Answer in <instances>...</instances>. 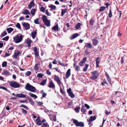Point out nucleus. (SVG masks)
Masks as SVG:
<instances>
[{
	"instance_id": "nucleus-8",
	"label": "nucleus",
	"mask_w": 127,
	"mask_h": 127,
	"mask_svg": "<svg viewBox=\"0 0 127 127\" xmlns=\"http://www.w3.org/2000/svg\"><path fill=\"white\" fill-rule=\"evenodd\" d=\"M26 95L21 93L20 94H17L15 95V96L18 97L19 98H22L25 97H26Z\"/></svg>"
},
{
	"instance_id": "nucleus-10",
	"label": "nucleus",
	"mask_w": 127,
	"mask_h": 127,
	"mask_svg": "<svg viewBox=\"0 0 127 127\" xmlns=\"http://www.w3.org/2000/svg\"><path fill=\"white\" fill-rule=\"evenodd\" d=\"M35 121L36 122L37 124L38 125L41 126L42 125V122L40 119L39 116L38 117L37 119H36Z\"/></svg>"
},
{
	"instance_id": "nucleus-27",
	"label": "nucleus",
	"mask_w": 127,
	"mask_h": 127,
	"mask_svg": "<svg viewBox=\"0 0 127 127\" xmlns=\"http://www.w3.org/2000/svg\"><path fill=\"white\" fill-rule=\"evenodd\" d=\"M39 19L38 18H36L34 20V23L35 24H40V23L39 21Z\"/></svg>"
},
{
	"instance_id": "nucleus-23",
	"label": "nucleus",
	"mask_w": 127,
	"mask_h": 127,
	"mask_svg": "<svg viewBox=\"0 0 127 127\" xmlns=\"http://www.w3.org/2000/svg\"><path fill=\"white\" fill-rule=\"evenodd\" d=\"M92 45L91 44L88 43L87 45H86L85 47L88 48H89L91 49L92 48Z\"/></svg>"
},
{
	"instance_id": "nucleus-18",
	"label": "nucleus",
	"mask_w": 127,
	"mask_h": 127,
	"mask_svg": "<svg viewBox=\"0 0 127 127\" xmlns=\"http://www.w3.org/2000/svg\"><path fill=\"white\" fill-rule=\"evenodd\" d=\"M22 13L25 15L29 14L30 15V12L27 9H25L24 11L22 12Z\"/></svg>"
},
{
	"instance_id": "nucleus-57",
	"label": "nucleus",
	"mask_w": 127,
	"mask_h": 127,
	"mask_svg": "<svg viewBox=\"0 0 127 127\" xmlns=\"http://www.w3.org/2000/svg\"><path fill=\"white\" fill-rule=\"evenodd\" d=\"M118 11L119 12V13H118V16L119 15V16L118 17L119 18L121 17V15L122 14V12L121 11H119L118 10Z\"/></svg>"
},
{
	"instance_id": "nucleus-59",
	"label": "nucleus",
	"mask_w": 127,
	"mask_h": 127,
	"mask_svg": "<svg viewBox=\"0 0 127 127\" xmlns=\"http://www.w3.org/2000/svg\"><path fill=\"white\" fill-rule=\"evenodd\" d=\"M80 67L78 66H77L75 67L76 70L77 71H78L79 70H80Z\"/></svg>"
},
{
	"instance_id": "nucleus-12",
	"label": "nucleus",
	"mask_w": 127,
	"mask_h": 127,
	"mask_svg": "<svg viewBox=\"0 0 127 127\" xmlns=\"http://www.w3.org/2000/svg\"><path fill=\"white\" fill-rule=\"evenodd\" d=\"M54 80L58 82L59 84H61V81L59 77L56 76V75H55Z\"/></svg>"
},
{
	"instance_id": "nucleus-55",
	"label": "nucleus",
	"mask_w": 127,
	"mask_h": 127,
	"mask_svg": "<svg viewBox=\"0 0 127 127\" xmlns=\"http://www.w3.org/2000/svg\"><path fill=\"white\" fill-rule=\"evenodd\" d=\"M60 91L61 93L63 95H64L65 94V92L63 91V89L61 88H60Z\"/></svg>"
},
{
	"instance_id": "nucleus-34",
	"label": "nucleus",
	"mask_w": 127,
	"mask_h": 127,
	"mask_svg": "<svg viewBox=\"0 0 127 127\" xmlns=\"http://www.w3.org/2000/svg\"><path fill=\"white\" fill-rule=\"evenodd\" d=\"M87 110L85 108V107H84V106H83L81 108V111L83 112L84 113Z\"/></svg>"
},
{
	"instance_id": "nucleus-49",
	"label": "nucleus",
	"mask_w": 127,
	"mask_h": 127,
	"mask_svg": "<svg viewBox=\"0 0 127 127\" xmlns=\"http://www.w3.org/2000/svg\"><path fill=\"white\" fill-rule=\"evenodd\" d=\"M94 20L92 18L90 20V24L92 26L93 25V24L94 23Z\"/></svg>"
},
{
	"instance_id": "nucleus-5",
	"label": "nucleus",
	"mask_w": 127,
	"mask_h": 127,
	"mask_svg": "<svg viewBox=\"0 0 127 127\" xmlns=\"http://www.w3.org/2000/svg\"><path fill=\"white\" fill-rule=\"evenodd\" d=\"M92 75L91 76V78L93 80H95L98 77V75L97 71H95L91 72Z\"/></svg>"
},
{
	"instance_id": "nucleus-53",
	"label": "nucleus",
	"mask_w": 127,
	"mask_h": 127,
	"mask_svg": "<svg viewBox=\"0 0 127 127\" xmlns=\"http://www.w3.org/2000/svg\"><path fill=\"white\" fill-rule=\"evenodd\" d=\"M16 27L19 29H21V27L20 24L17 23L16 25Z\"/></svg>"
},
{
	"instance_id": "nucleus-26",
	"label": "nucleus",
	"mask_w": 127,
	"mask_h": 127,
	"mask_svg": "<svg viewBox=\"0 0 127 127\" xmlns=\"http://www.w3.org/2000/svg\"><path fill=\"white\" fill-rule=\"evenodd\" d=\"M7 31L9 33H10L11 32L13 31L14 29L11 28H7L6 29Z\"/></svg>"
},
{
	"instance_id": "nucleus-28",
	"label": "nucleus",
	"mask_w": 127,
	"mask_h": 127,
	"mask_svg": "<svg viewBox=\"0 0 127 127\" xmlns=\"http://www.w3.org/2000/svg\"><path fill=\"white\" fill-rule=\"evenodd\" d=\"M67 92L69 94V96L71 97V89L70 88H69L67 90Z\"/></svg>"
},
{
	"instance_id": "nucleus-64",
	"label": "nucleus",
	"mask_w": 127,
	"mask_h": 127,
	"mask_svg": "<svg viewBox=\"0 0 127 127\" xmlns=\"http://www.w3.org/2000/svg\"><path fill=\"white\" fill-rule=\"evenodd\" d=\"M46 73L47 74L49 75H50L51 74V72H49V70H47L46 71Z\"/></svg>"
},
{
	"instance_id": "nucleus-36",
	"label": "nucleus",
	"mask_w": 127,
	"mask_h": 127,
	"mask_svg": "<svg viewBox=\"0 0 127 127\" xmlns=\"http://www.w3.org/2000/svg\"><path fill=\"white\" fill-rule=\"evenodd\" d=\"M80 108V107L79 106L78 107H76L75 108H74V110L76 113H79Z\"/></svg>"
},
{
	"instance_id": "nucleus-43",
	"label": "nucleus",
	"mask_w": 127,
	"mask_h": 127,
	"mask_svg": "<svg viewBox=\"0 0 127 127\" xmlns=\"http://www.w3.org/2000/svg\"><path fill=\"white\" fill-rule=\"evenodd\" d=\"M44 75L43 74H42L41 73H39L37 74V77H40L42 78L43 76Z\"/></svg>"
},
{
	"instance_id": "nucleus-3",
	"label": "nucleus",
	"mask_w": 127,
	"mask_h": 127,
	"mask_svg": "<svg viewBox=\"0 0 127 127\" xmlns=\"http://www.w3.org/2000/svg\"><path fill=\"white\" fill-rule=\"evenodd\" d=\"M10 86L14 88H19L20 87V84L16 81H11L9 83Z\"/></svg>"
},
{
	"instance_id": "nucleus-29",
	"label": "nucleus",
	"mask_w": 127,
	"mask_h": 127,
	"mask_svg": "<svg viewBox=\"0 0 127 127\" xmlns=\"http://www.w3.org/2000/svg\"><path fill=\"white\" fill-rule=\"evenodd\" d=\"M36 10L35 9L33 8L31 10V14L33 16H34L35 14V12L36 11Z\"/></svg>"
},
{
	"instance_id": "nucleus-22",
	"label": "nucleus",
	"mask_w": 127,
	"mask_h": 127,
	"mask_svg": "<svg viewBox=\"0 0 127 127\" xmlns=\"http://www.w3.org/2000/svg\"><path fill=\"white\" fill-rule=\"evenodd\" d=\"M27 98H28V99L29 100V102L31 103V104L33 106L34 104V102L32 99L30 97H27Z\"/></svg>"
},
{
	"instance_id": "nucleus-4",
	"label": "nucleus",
	"mask_w": 127,
	"mask_h": 127,
	"mask_svg": "<svg viewBox=\"0 0 127 127\" xmlns=\"http://www.w3.org/2000/svg\"><path fill=\"white\" fill-rule=\"evenodd\" d=\"M73 122L76 127H84V123L83 122H78L77 120L76 119H73Z\"/></svg>"
},
{
	"instance_id": "nucleus-42",
	"label": "nucleus",
	"mask_w": 127,
	"mask_h": 127,
	"mask_svg": "<svg viewBox=\"0 0 127 127\" xmlns=\"http://www.w3.org/2000/svg\"><path fill=\"white\" fill-rule=\"evenodd\" d=\"M88 66H89L88 64H86L85 66L83 68V70L85 72L87 70V68Z\"/></svg>"
},
{
	"instance_id": "nucleus-2",
	"label": "nucleus",
	"mask_w": 127,
	"mask_h": 127,
	"mask_svg": "<svg viewBox=\"0 0 127 127\" xmlns=\"http://www.w3.org/2000/svg\"><path fill=\"white\" fill-rule=\"evenodd\" d=\"M42 19L44 23L47 27L50 26V22L47 18V16L45 15H43L42 17Z\"/></svg>"
},
{
	"instance_id": "nucleus-17",
	"label": "nucleus",
	"mask_w": 127,
	"mask_h": 127,
	"mask_svg": "<svg viewBox=\"0 0 127 127\" xmlns=\"http://www.w3.org/2000/svg\"><path fill=\"white\" fill-rule=\"evenodd\" d=\"M29 89L28 91L33 92H34L36 90L35 88L32 85L31 87Z\"/></svg>"
},
{
	"instance_id": "nucleus-33",
	"label": "nucleus",
	"mask_w": 127,
	"mask_h": 127,
	"mask_svg": "<svg viewBox=\"0 0 127 127\" xmlns=\"http://www.w3.org/2000/svg\"><path fill=\"white\" fill-rule=\"evenodd\" d=\"M46 80L44 79L40 83V85L44 86L46 83Z\"/></svg>"
},
{
	"instance_id": "nucleus-37",
	"label": "nucleus",
	"mask_w": 127,
	"mask_h": 127,
	"mask_svg": "<svg viewBox=\"0 0 127 127\" xmlns=\"http://www.w3.org/2000/svg\"><path fill=\"white\" fill-rule=\"evenodd\" d=\"M7 34V32L6 31H4L1 34L0 36L2 37H3L6 35Z\"/></svg>"
},
{
	"instance_id": "nucleus-1",
	"label": "nucleus",
	"mask_w": 127,
	"mask_h": 127,
	"mask_svg": "<svg viewBox=\"0 0 127 127\" xmlns=\"http://www.w3.org/2000/svg\"><path fill=\"white\" fill-rule=\"evenodd\" d=\"M22 35L21 34L20 36H19L16 35L13 37L14 41L16 43H17L21 42L22 40Z\"/></svg>"
},
{
	"instance_id": "nucleus-51",
	"label": "nucleus",
	"mask_w": 127,
	"mask_h": 127,
	"mask_svg": "<svg viewBox=\"0 0 127 127\" xmlns=\"http://www.w3.org/2000/svg\"><path fill=\"white\" fill-rule=\"evenodd\" d=\"M45 14L48 16H51V14L49 12H48V10L47 9L46 10V12Z\"/></svg>"
},
{
	"instance_id": "nucleus-32",
	"label": "nucleus",
	"mask_w": 127,
	"mask_h": 127,
	"mask_svg": "<svg viewBox=\"0 0 127 127\" xmlns=\"http://www.w3.org/2000/svg\"><path fill=\"white\" fill-rule=\"evenodd\" d=\"M29 94L31 97L33 98H37V96L36 95L31 93H30Z\"/></svg>"
},
{
	"instance_id": "nucleus-19",
	"label": "nucleus",
	"mask_w": 127,
	"mask_h": 127,
	"mask_svg": "<svg viewBox=\"0 0 127 127\" xmlns=\"http://www.w3.org/2000/svg\"><path fill=\"white\" fill-rule=\"evenodd\" d=\"M31 41L30 40L29 38H28L27 40L26 41V43L28 45V47H30L31 46Z\"/></svg>"
},
{
	"instance_id": "nucleus-61",
	"label": "nucleus",
	"mask_w": 127,
	"mask_h": 127,
	"mask_svg": "<svg viewBox=\"0 0 127 127\" xmlns=\"http://www.w3.org/2000/svg\"><path fill=\"white\" fill-rule=\"evenodd\" d=\"M84 62H83L81 61L79 63V64L80 66H83V64H84Z\"/></svg>"
},
{
	"instance_id": "nucleus-11",
	"label": "nucleus",
	"mask_w": 127,
	"mask_h": 127,
	"mask_svg": "<svg viewBox=\"0 0 127 127\" xmlns=\"http://www.w3.org/2000/svg\"><path fill=\"white\" fill-rule=\"evenodd\" d=\"M20 54V52L19 50H15L14 52L13 56L15 58H17V56L19 55Z\"/></svg>"
},
{
	"instance_id": "nucleus-30",
	"label": "nucleus",
	"mask_w": 127,
	"mask_h": 127,
	"mask_svg": "<svg viewBox=\"0 0 127 127\" xmlns=\"http://www.w3.org/2000/svg\"><path fill=\"white\" fill-rule=\"evenodd\" d=\"M81 25V23H78L75 25V28L76 29H78L80 28Z\"/></svg>"
},
{
	"instance_id": "nucleus-41",
	"label": "nucleus",
	"mask_w": 127,
	"mask_h": 127,
	"mask_svg": "<svg viewBox=\"0 0 127 127\" xmlns=\"http://www.w3.org/2000/svg\"><path fill=\"white\" fill-rule=\"evenodd\" d=\"M22 113H24L26 114H28L27 111L26 110L24 109L23 108H22Z\"/></svg>"
},
{
	"instance_id": "nucleus-54",
	"label": "nucleus",
	"mask_w": 127,
	"mask_h": 127,
	"mask_svg": "<svg viewBox=\"0 0 127 127\" xmlns=\"http://www.w3.org/2000/svg\"><path fill=\"white\" fill-rule=\"evenodd\" d=\"M109 17L110 18H111L112 16V11L111 9L109 10V13L108 14Z\"/></svg>"
},
{
	"instance_id": "nucleus-60",
	"label": "nucleus",
	"mask_w": 127,
	"mask_h": 127,
	"mask_svg": "<svg viewBox=\"0 0 127 127\" xmlns=\"http://www.w3.org/2000/svg\"><path fill=\"white\" fill-rule=\"evenodd\" d=\"M85 106L88 109L90 108V106L88 105V104H85Z\"/></svg>"
},
{
	"instance_id": "nucleus-46",
	"label": "nucleus",
	"mask_w": 127,
	"mask_h": 127,
	"mask_svg": "<svg viewBox=\"0 0 127 127\" xmlns=\"http://www.w3.org/2000/svg\"><path fill=\"white\" fill-rule=\"evenodd\" d=\"M7 62H4L2 63V67H4L6 66L7 65Z\"/></svg>"
},
{
	"instance_id": "nucleus-16",
	"label": "nucleus",
	"mask_w": 127,
	"mask_h": 127,
	"mask_svg": "<svg viewBox=\"0 0 127 127\" xmlns=\"http://www.w3.org/2000/svg\"><path fill=\"white\" fill-rule=\"evenodd\" d=\"M96 118L95 116H94L93 117L92 116H91L90 117V119L87 120L89 122H91L95 120Z\"/></svg>"
},
{
	"instance_id": "nucleus-38",
	"label": "nucleus",
	"mask_w": 127,
	"mask_h": 127,
	"mask_svg": "<svg viewBox=\"0 0 127 127\" xmlns=\"http://www.w3.org/2000/svg\"><path fill=\"white\" fill-rule=\"evenodd\" d=\"M48 7L52 9H55L56 8V6L53 4H51L50 6L49 5Z\"/></svg>"
},
{
	"instance_id": "nucleus-52",
	"label": "nucleus",
	"mask_w": 127,
	"mask_h": 127,
	"mask_svg": "<svg viewBox=\"0 0 127 127\" xmlns=\"http://www.w3.org/2000/svg\"><path fill=\"white\" fill-rule=\"evenodd\" d=\"M9 38V36H6V37H4V38H3L2 39L3 40H4V41H5V40L7 41L8 39Z\"/></svg>"
},
{
	"instance_id": "nucleus-62",
	"label": "nucleus",
	"mask_w": 127,
	"mask_h": 127,
	"mask_svg": "<svg viewBox=\"0 0 127 127\" xmlns=\"http://www.w3.org/2000/svg\"><path fill=\"white\" fill-rule=\"evenodd\" d=\"M85 53L86 55H89L90 54V53L88 52L87 49L85 50Z\"/></svg>"
},
{
	"instance_id": "nucleus-9",
	"label": "nucleus",
	"mask_w": 127,
	"mask_h": 127,
	"mask_svg": "<svg viewBox=\"0 0 127 127\" xmlns=\"http://www.w3.org/2000/svg\"><path fill=\"white\" fill-rule=\"evenodd\" d=\"M34 50V53L35 55L37 57L39 56V54L38 52L37 51V49L36 47H34L33 48Z\"/></svg>"
},
{
	"instance_id": "nucleus-40",
	"label": "nucleus",
	"mask_w": 127,
	"mask_h": 127,
	"mask_svg": "<svg viewBox=\"0 0 127 127\" xmlns=\"http://www.w3.org/2000/svg\"><path fill=\"white\" fill-rule=\"evenodd\" d=\"M38 64H36L34 66V69L36 70H37L38 69Z\"/></svg>"
},
{
	"instance_id": "nucleus-21",
	"label": "nucleus",
	"mask_w": 127,
	"mask_h": 127,
	"mask_svg": "<svg viewBox=\"0 0 127 127\" xmlns=\"http://www.w3.org/2000/svg\"><path fill=\"white\" fill-rule=\"evenodd\" d=\"M32 85H30L29 83H27L25 86V89L28 90H29V89L31 87Z\"/></svg>"
},
{
	"instance_id": "nucleus-31",
	"label": "nucleus",
	"mask_w": 127,
	"mask_h": 127,
	"mask_svg": "<svg viewBox=\"0 0 127 127\" xmlns=\"http://www.w3.org/2000/svg\"><path fill=\"white\" fill-rule=\"evenodd\" d=\"M3 73L6 76L9 75V72L6 70L4 71L3 72Z\"/></svg>"
},
{
	"instance_id": "nucleus-15",
	"label": "nucleus",
	"mask_w": 127,
	"mask_h": 127,
	"mask_svg": "<svg viewBox=\"0 0 127 127\" xmlns=\"http://www.w3.org/2000/svg\"><path fill=\"white\" fill-rule=\"evenodd\" d=\"M70 69H69L67 71L65 77L66 78H68L70 75Z\"/></svg>"
},
{
	"instance_id": "nucleus-25",
	"label": "nucleus",
	"mask_w": 127,
	"mask_h": 127,
	"mask_svg": "<svg viewBox=\"0 0 127 127\" xmlns=\"http://www.w3.org/2000/svg\"><path fill=\"white\" fill-rule=\"evenodd\" d=\"M58 25H56L55 26L53 27L52 28V30L55 31H57L58 30Z\"/></svg>"
},
{
	"instance_id": "nucleus-6",
	"label": "nucleus",
	"mask_w": 127,
	"mask_h": 127,
	"mask_svg": "<svg viewBox=\"0 0 127 127\" xmlns=\"http://www.w3.org/2000/svg\"><path fill=\"white\" fill-rule=\"evenodd\" d=\"M22 23L23 26L25 28L26 30L30 29V25L29 23L24 22H22Z\"/></svg>"
},
{
	"instance_id": "nucleus-45",
	"label": "nucleus",
	"mask_w": 127,
	"mask_h": 127,
	"mask_svg": "<svg viewBox=\"0 0 127 127\" xmlns=\"http://www.w3.org/2000/svg\"><path fill=\"white\" fill-rule=\"evenodd\" d=\"M40 11L43 12H45V8L43 6H41L40 8Z\"/></svg>"
},
{
	"instance_id": "nucleus-47",
	"label": "nucleus",
	"mask_w": 127,
	"mask_h": 127,
	"mask_svg": "<svg viewBox=\"0 0 127 127\" xmlns=\"http://www.w3.org/2000/svg\"><path fill=\"white\" fill-rule=\"evenodd\" d=\"M20 107H22L27 110H28L29 109V108L27 106L23 104H22V105H21L20 106Z\"/></svg>"
},
{
	"instance_id": "nucleus-56",
	"label": "nucleus",
	"mask_w": 127,
	"mask_h": 127,
	"mask_svg": "<svg viewBox=\"0 0 127 127\" xmlns=\"http://www.w3.org/2000/svg\"><path fill=\"white\" fill-rule=\"evenodd\" d=\"M31 72L30 71H28L25 73V74L27 76H28L30 75L31 74Z\"/></svg>"
},
{
	"instance_id": "nucleus-14",
	"label": "nucleus",
	"mask_w": 127,
	"mask_h": 127,
	"mask_svg": "<svg viewBox=\"0 0 127 127\" xmlns=\"http://www.w3.org/2000/svg\"><path fill=\"white\" fill-rule=\"evenodd\" d=\"M48 86L49 88H54L55 87V85L51 81H50L49 85H48Z\"/></svg>"
},
{
	"instance_id": "nucleus-24",
	"label": "nucleus",
	"mask_w": 127,
	"mask_h": 127,
	"mask_svg": "<svg viewBox=\"0 0 127 127\" xmlns=\"http://www.w3.org/2000/svg\"><path fill=\"white\" fill-rule=\"evenodd\" d=\"M36 33L37 32L35 31L34 32H33L31 33V35L33 39H34L35 37L36 36Z\"/></svg>"
},
{
	"instance_id": "nucleus-58",
	"label": "nucleus",
	"mask_w": 127,
	"mask_h": 127,
	"mask_svg": "<svg viewBox=\"0 0 127 127\" xmlns=\"http://www.w3.org/2000/svg\"><path fill=\"white\" fill-rule=\"evenodd\" d=\"M20 103H24L25 102H26V103H27L28 102L26 100H21L20 101Z\"/></svg>"
},
{
	"instance_id": "nucleus-13",
	"label": "nucleus",
	"mask_w": 127,
	"mask_h": 127,
	"mask_svg": "<svg viewBox=\"0 0 127 127\" xmlns=\"http://www.w3.org/2000/svg\"><path fill=\"white\" fill-rule=\"evenodd\" d=\"M100 57H97L95 59V61L96 62V68L98 67L99 66V64L100 62L99 60L100 59Z\"/></svg>"
},
{
	"instance_id": "nucleus-44",
	"label": "nucleus",
	"mask_w": 127,
	"mask_h": 127,
	"mask_svg": "<svg viewBox=\"0 0 127 127\" xmlns=\"http://www.w3.org/2000/svg\"><path fill=\"white\" fill-rule=\"evenodd\" d=\"M106 7H105L102 6L100 7L99 10L100 12H101L103 11L104 10Z\"/></svg>"
},
{
	"instance_id": "nucleus-63",
	"label": "nucleus",
	"mask_w": 127,
	"mask_h": 127,
	"mask_svg": "<svg viewBox=\"0 0 127 127\" xmlns=\"http://www.w3.org/2000/svg\"><path fill=\"white\" fill-rule=\"evenodd\" d=\"M87 60V58L86 57H85L83 58V60L82 61L83 62H84L85 63L86 61Z\"/></svg>"
},
{
	"instance_id": "nucleus-7",
	"label": "nucleus",
	"mask_w": 127,
	"mask_h": 127,
	"mask_svg": "<svg viewBox=\"0 0 127 127\" xmlns=\"http://www.w3.org/2000/svg\"><path fill=\"white\" fill-rule=\"evenodd\" d=\"M34 1L32 0L31 1L29 4L27 8L31 9L32 7H34L35 5V4L34 3Z\"/></svg>"
},
{
	"instance_id": "nucleus-20",
	"label": "nucleus",
	"mask_w": 127,
	"mask_h": 127,
	"mask_svg": "<svg viewBox=\"0 0 127 127\" xmlns=\"http://www.w3.org/2000/svg\"><path fill=\"white\" fill-rule=\"evenodd\" d=\"M93 41V44L94 45H96L98 43V41L96 38L92 40Z\"/></svg>"
},
{
	"instance_id": "nucleus-39",
	"label": "nucleus",
	"mask_w": 127,
	"mask_h": 127,
	"mask_svg": "<svg viewBox=\"0 0 127 127\" xmlns=\"http://www.w3.org/2000/svg\"><path fill=\"white\" fill-rule=\"evenodd\" d=\"M66 10L67 9H63L62 10L61 14L62 16H63L64 15V14L65 13Z\"/></svg>"
},
{
	"instance_id": "nucleus-35",
	"label": "nucleus",
	"mask_w": 127,
	"mask_h": 127,
	"mask_svg": "<svg viewBox=\"0 0 127 127\" xmlns=\"http://www.w3.org/2000/svg\"><path fill=\"white\" fill-rule=\"evenodd\" d=\"M79 35V34L77 33L73 34L72 36V39H74L76 37Z\"/></svg>"
},
{
	"instance_id": "nucleus-50",
	"label": "nucleus",
	"mask_w": 127,
	"mask_h": 127,
	"mask_svg": "<svg viewBox=\"0 0 127 127\" xmlns=\"http://www.w3.org/2000/svg\"><path fill=\"white\" fill-rule=\"evenodd\" d=\"M0 89H2L5 90L6 91L8 92V90L7 89V88L5 87H4L3 86H0Z\"/></svg>"
},
{
	"instance_id": "nucleus-48",
	"label": "nucleus",
	"mask_w": 127,
	"mask_h": 127,
	"mask_svg": "<svg viewBox=\"0 0 127 127\" xmlns=\"http://www.w3.org/2000/svg\"><path fill=\"white\" fill-rule=\"evenodd\" d=\"M41 127H49L48 124L47 123H44Z\"/></svg>"
}]
</instances>
